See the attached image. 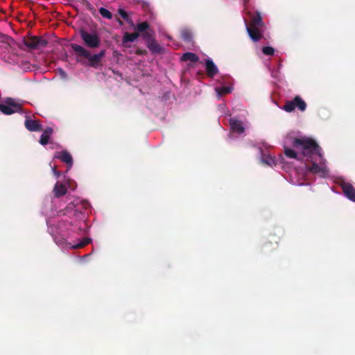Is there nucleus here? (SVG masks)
<instances>
[{
	"label": "nucleus",
	"mask_w": 355,
	"mask_h": 355,
	"mask_svg": "<svg viewBox=\"0 0 355 355\" xmlns=\"http://www.w3.org/2000/svg\"><path fill=\"white\" fill-rule=\"evenodd\" d=\"M71 47L77 56L78 62L95 69L101 65V60L105 55V50H101L96 54H92L90 51L80 45L71 44Z\"/></svg>",
	"instance_id": "1"
},
{
	"label": "nucleus",
	"mask_w": 355,
	"mask_h": 355,
	"mask_svg": "<svg viewBox=\"0 0 355 355\" xmlns=\"http://www.w3.org/2000/svg\"><path fill=\"white\" fill-rule=\"evenodd\" d=\"M81 1L82 3L85 5L89 10L92 11L94 10L93 6L87 0H81Z\"/></svg>",
	"instance_id": "30"
},
{
	"label": "nucleus",
	"mask_w": 355,
	"mask_h": 355,
	"mask_svg": "<svg viewBox=\"0 0 355 355\" xmlns=\"http://www.w3.org/2000/svg\"><path fill=\"white\" fill-rule=\"evenodd\" d=\"M53 130L52 128L48 127L46 128L41 135L40 143L44 146L49 143L50 136L53 134Z\"/></svg>",
	"instance_id": "17"
},
{
	"label": "nucleus",
	"mask_w": 355,
	"mask_h": 355,
	"mask_svg": "<svg viewBox=\"0 0 355 355\" xmlns=\"http://www.w3.org/2000/svg\"><path fill=\"white\" fill-rule=\"evenodd\" d=\"M205 64L208 77L214 78L218 73V69L212 60L209 58L206 59Z\"/></svg>",
	"instance_id": "11"
},
{
	"label": "nucleus",
	"mask_w": 355,
	"mask_h": 355,
	"mask_svg": "<svg viewBox=\"0 0 355 355\" xmlns=\"http://www.w3.org/2000/svg\"><path fill=\"white\" fill-rule=\"evenodd\" d=\"M24 43L30 49H36L40 47H45L48 42L40 36H31L24 39Z\"/></svg>",
	"instance_id": "6"
},
{
	"label": "nucleus",
	"mask_w": 355,
	"mask_h": 355,
	"mask_svg": "<svg viewBox=\"0 0 355 355\" xmlns=\"http://www.w3.org/2000/svg\"><path fill=\"white\" fill-rule=\"evenodd\" d=\"M24 125L26 128L31 132H40L42 130V126L39 120H33L27 117Z\"/></svg>",
	"instance_id": "9"
},
{
	"label": "nucleus",
	"mask_w": 355,
	"mask_h": 355,
	"mask_svg": "<svg viewBox=\"0 0 355 355\" xmlns=\"http://www.w3.org/2000/svg\"><path fill=\"white\" fill-rule=\"evenodd\" d=\"M180 60L183 62L190 61L195 63L199 61V57L194 53L187 52L182 55Z\"/></svg>",
	"instance_id": "18"
},
{
	"label": "nucleus",
	"mask_w": 355,
	"mask_h": 355,
	"mask_svg": "<svg viewBox=\"0 0 355 355\" xmlns=\"http://www.w3.org/2000/svg\"><path fill=\"white\" fill-rule=\"evenodd\" d=\"M263 162L269 166H272L273 164H275V161L272 157H268L263 159Z\"/></svg>",
	"instance_id": "29"
},
{
	"label": "nucleus",
	"mask_w": 355,
	"mask_h": 355,
	"mask_svg": "<svg viewBox=\"0 0 355 355\" xmlns=\"http://www.w3.org/2000/svg\"><path fill=\"white\" fill-rule=\"evenodd\" d=\"M250 20L249 22L245 21L246 26L259 27L262 28L264 26L261 14L256 12L255 15L249 12Z\"/></svg>",
	"instance_id": "8"
},
{
	"label": "nucleus",
	"mask_w": 355,
	"mask_h": 355,
	"mask_svg": "<svg viewBox=\"0 0 355 355\" xmlns=\"http://www.w3.org/2000/svg\"><path fill=\"white\" fill-rule=\"evenodd\" d=\"M75 205L73 203H69L65 208V212H64V214H66V212H67L69 210H73L74 208H75Z\"/></svg>",
	"instance_id": "32"
},
{
	"label": "nucleus",
	"mask_w": 355,
	"mask_h": 355,
	"mask_svg": "<svg viewBox=\"0 0 355 355\" xmlns=\"http://www.w3.org/2000/svg\"><path fill=\"white\" fill-rule=\"evenodd\" d=\"M340 187L345 196L350 200L355 202V189L353 185L348 182H343Z\"/></svg>",
	"instance_id": "10"
},
{
	"label": "nucleus",
	"mask_w": 355,
	"mask_h": 355,
	"mask_svg": "<svg viewBox=\"0 0 355 355\" xmlns=\"http://www.w3.org/2000/svg\"><path fill=\"white\" fill-rule=\"evenodd\" d=\"M320 158L321 159L320 164L313 162L311 166L308 168V170L313 174H318L321 177H326L329 174V171L324 164L325 160L323 159V157L322 156Z\"/></svg>",
	"instance_id": "7"
},
{
	"label": "nucleus",
	"mask_w": 355,
	"mask_h": 355,
	"mask_svg": "<svg viewBox=\"0 0 355 355\" xmlns=\"http://www.w3.org/2000/svg\"><path fill=\"white\" fill-rule=\"evenodd\" d=\"M52 170H53V174L56 176V178H59L60 175V172L59 171L57 170L56 168V166H54L53 168H52Z\"/></svg>",
	"instance_id": "33"
},
{
	"label": "nucleus",
	"mask_w": 355,
	"mask_h": 355,
	"mask_svg": "<svg viewBox=\"0 0 355 355\" xmlns=\"http://www.w3.org/2000/svg\"><path fill=\"white\" fill-rule=\"evenodd\" d=\"M181 37L185 42H187V43L193 42L192 32L187 28H184L181 31Z\"/></svg>",
	"instance_id": "21"
},
{
	"label": "nucleus",
	"mask_w": 355,
	"mask_h": 355,
	"mask_svg": "<svg viewBox=\"0 0 355 355\" xmlns=\"http://www.w3.org/2000/svg\"><path fill=\"white\" fill-rule=\"evenodd\" d=\"M21 105L12 98H7L0 103V111L6 115L21 112Z\"/></svg>",
	"instance_id": "4"
},
{
	"label": "nucleus",
	"mask_w": 355,
	"mask_h": 355,
	"mask_svg": "<svg viewBox=\"0 0 355 355\" xmlns=\"http://www.w3.org/2000/svg\"><path fill=\"white\" fill-rule=\"evenodd\" d=\"M292 146L302 151V154L305 157H310L311 155H317L319 157H322L321 148L316 141L309 137L295 138L293 141Z\"/></svg>",
	"instance_id": "2"
},
{
	"label": "nucleus",
	"mask_w": 355,
	"mask_h": 355,
	"mask_svg": "<svg viewBox=\"0 0 355 355\" xmlns=\"http://www.w3.org/2000/svg\"><path fill=\"white\" fill-rule=\"evenodd\" d=\"M232 87L228 86H223L216 89V91L220 96L230 94L232 92Z\"/></svg>",
	"instance_id": "24"
},
{
	"label": "nucleus",
	"mask_w": 355,
	"mask_h": 355,
	"mask_svg": "<svg viewBox=\"0 0 355 355\" xmlns=\"http://www.w3.org/2000/svg\"><path fill=\"white\" fill-rule=\"evenodd\" d=\"M139 37V33L138 32H134L132 33H125L123 37V42H133Z\"/></svg>",
	"instance_id": "20"
},
{
	"label": "nucleus",
	"mask_w": 355,
	"mask_h": 355,
	"mask_svg": "<svg viewBox=\"0 0 355 355\" xmlns=\"http://www.w3.org/2000/svg\"><path fill=\"white\" fill-rule=\"evenodd\" d=\"M260 28L259 27L246 26L247 32L254 42H258L263 37Z\"/></svg>",
	"instance_id": "13"
},
{
	"label": "nucleus",
	"mask_w": 355,
	"mask_h": 355,
	"mask_svg": "<svg viewBox=\"0 0 355 355\" xmlns=\"http://www.w3.org/2000/svg\"><path fill=\"white\" fill-rule=\"evenodd\" d=\"M262 52L266 55H272L275 53V49L271 46H264L262 49Z\"/></svg>",
	"instance_id": "26"
},
{
	"label": "nucleus",
	"mask_w": 355,
	"mask_h": 355,
	"mask_svg": "<svg viewBox=\"0 0 355 355\" xmlns=\"http://www.w3.org/2000/svg\"><path fill=\"white\" fill-rule=\"evenodd\" d=\"M99 12L101 15V16L104 18H106L107 19H111L112 18V12L106 8H101L99 9Z\"/></svg>",
	"instance_id": "25"
},
{
	"label": "nucleus",
	"mask_w": 355,
	"mask_h": 355,
	"mask_svg": "<svg viewBox=\"0 0 355 355\" xmlns=\"http://www.w3.org/2000/svg\"><path fill=\"white\" fill-rule=\"evenodd\" d=\"M55 158L60 159L62 162L67 164V165L69 168H71L73 165V158L71 154L67 150H62L56 153Z\"/></svg>",
	"instance_id": "12"
},
{
	"label": "nucleus",
	"mask_w": 355,
	"mask_h": 355,
	"mask_svg": "<svg viewBox=\"0 0 355 355\" xmlns=\"http://www.w3.org/2000/svg\"><path fill=\"white\" fill-rule=\"evenodd\" d=\"M119 21L120 24H122V21L121 20H119Z\"/></svg>",
	"instance_id": "36"
},
{
	"label": "nucleus",
	"mask_w": 355,
	"mask_h": 355,
	"mask_svg": "<svg viewBox=\"0 0 355 355\" xmlns=\"http://www.w3.org/2000/svg\"><path fill=\"white\" fill-rule=\"evenodd\" d=\"M306 107V102L300 96H296L293 99L286 101L282 109L287 112H292L295 109L300 112H304Z\"/></svg>",
	"instance_id": "5"
},
{
	"label": "nucleus",
	"mask_w": 355,
	"mask_h": 355,
	"mask_svg": "<svg viewBox=\"0 0 355 355\" xmlns=\"http://www.w3.org/2000/svg\"><path fill=\"white\" fill-rule=\"evenodd\" d=\"M142 37L144 40H146V44H148V41H150V40H154L155 38L153 37V34L149 32V31H146L144 33H142Z\"/></svg>",
	"instance_id": "27"
},
{
	"label": "nucleus",
	"mask_w": 355,
	"mask_h": 355,
	"mask_svg": "<svg viewBox=\"0 0 355 355\" xmlns=\"http://www.w3.org/2000/svg\"><path fill=\"white\" fill-rule=\"evenodd\" d=\"M147 47L153 53H162L163 51V49L155 39L148 41L147 44Z\"/></svg>",
	"instance_id": "16"
},
{
	"label": "nucleus",
	"mask_w": 355,
	"mask_h": 355,
	"mask_svg": "<svg viewBox=\"0 0 355 355\" xmlns=\"http://www.w3.org/2000/svg\"><path fill=\"white\" fill-rule=\"evenodd\" d=\"M279 237L275 238L272 241H266L263 245V248H266V252H271L277 248Z\"/></svg>",
	"instance_id": "19"
},
{
	"label": "nucleus",
	"mask_w": 355,
	"mask_h": 355,
	"mask_svg": "<svg viewBox=\"0 0 355 355\" xmlns=\"http://www.w3.org/2000/svg\"><path fill=\"white\" fill-rule=\"evenodd\" d=\"M119 14L120 15V16L126 21L129 22L130 21V19L129 17V15L127 13L126 11H125L123 9H119Z\"/></svg>",
	"instance_id": "28"
},
{
	"label": "nucleus",
	"mask_w": 355,
	"mask_h": 355,
	"mask_svg": "<svg viewBox=\"0 0 355 355\" xmlns=\"http://www.w3.org/2000/svg\"><path fill=\"white\" fill-rule=\"evenodd\" d=\"M248 1V0H243V3L245 4V3H247Z\"/></svg>",
	"instance_id": "35"
},
{
	"label": "nucleus",
	"mask_w": 355,
	"mask_h": 355,
	"mask_svg": "<svg viewBox=\"0 0 355 355\" xmlns=\"http://www.w3.org/2000/svg\"><path fill=\"white\" fill-rule=\"evenodd\" d=\"M59 71H60V74H61L62 76H64V77H66V76H67V74H66L65 71H64L63 69H59Z\"/></svg>",
	"instance_id": "34"
},
{
	"label": "nucleus",
	"mask_w": 355,
	"mask_h": 355,
	"mask_svg": "<svg viewBox=\"0 0 355 355\" xmlns=\"http://www.w3.org/2000/svg\"><path fill=\"white\" fill-rule=\"evenodd\" d=\"M137 32L139 33H144L148 31L149 28V24L147 21H144L142 23L138 24L137 25Z\"/></svg>",
	"instance_id": "23"
},
{
	"label": "nucleus",
	"mask_w": 355,
	"mask_h": 355,
	"mask_svg": "<svg viewBox=\"0 0 355 355\" xmlns=\"http://www.w3.org/2000/svg\"><path fill=\"white\" fill-rule=\"evenodd\" d=\"M284 154L288 158L295 159L298 160L300 159V158L297 157V153L294 150L289 148L288 147H284Z\"/></svg>",
	"instance_id": "22"
},
{
	"label": "nucleus",
	"mask_w": 355,
	"mask_h": 355,
	"mask_svg": "<svg viewBox=\"0 0 355 355\" xmlns=\"http://www.w3.org/2000/svg\"><path fill=\"white\" fill-rule=\"evenodd\" d=\"M230 125L231 127V130L233 132H236L239 135L242 134L245 130L243 122L236 119L231 118L230 119Z\"/></svg>",
	"instance_id": "14"
},
{
	"label": "nucleus",
	"mask_w": 355,
	"mask_h": 355,
	"mask_svg": "<svg viewBox=\"0 0 355 355\" xmlns=\"http://www.w3.org/2000/svg\"><path fill=\"white\" fill-rule=\"evenodd\" d=\"M67 189L64 184L57 182L53 187V193L55 198H60L67 193Z\"/></svg>",
	"instance_id": "15"
},
{
	"label": "nucleus",
	"mask_w": 355,
	"mask_h": 355,
	"mask_svg": "<svg viewBox=\"0 0 355 355\" xmlns=\"http://www.w3.org/2000/svg\"><path fill=\"white\" fill-rule=\"evenodd\" d=\"M90 241H91L90 239H85L82 243L78 244L75 248H83L85 245H87Z\"/></svg>",
	"instance_id": "31"
},
{
	"label": "nucleus",
	"mask_w": 355,
	"mask_h": 355,
	"mask_svg": "<svg viewBox=\"0 0 355 355\" xmlns=\"http://www.w3.org/2000/svg\"><path fill=\"white\" fill-rule=\"evenodd\" d=\"M80 35L87 47L95 49L100 46L101 41L97 33H90L84 29H80Z\"/></svg>",
	"instance_id": "3"
}]
</instances>
